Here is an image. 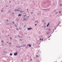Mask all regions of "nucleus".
Masks as SVG:
<instances>
[{
  "label": "nucleus",
  "instance_id": "nucleus-4",
  "mask_svg": "<svg viewBox=\"0 0 62 62\" xmlns=\"http://www.w3.org/2000/svg\"><path fill=\"white\" fill-rule=\"evenodd\" d=\"M36 22H37V23H39V22L38 21H35V23H36Z\"/></svg>",
  "mask_w": 62,
  "mask_h": 62
},
{
  "label": "nucleus",
  "instance_id": "nucleus-34",
  "mask_svg": "<svg viewBox=\"0 0 62 62\" xmlns=\"http://www.w3.org/2000/svg\"><path fill=\"white\" fill-rule=\"evenodd\" d=\"M9 3H10V1H9Z\"/></svg>",
  "mask_w": 62,
  "mask_h": 62
},
{
  "label": "nucleus",
  "instance_id": "nucleus-28",
  "mask_svg": "<svg viewBox=\"0 0 62 62\" xmlns=\"http://www.w3.org/2000/svg\"><path fill=\"white\" fill-rule=\"evenodd\" d=\"M26 15H24V16H25Z\"/></svg>",
  "mask_w": 62,
  "mask_h": 62
},
{
  "label": "nucleus",
  "instance_id": "nucleus-36",
  "mask_svg": "<svg viewBox=\"0 0 62 62\" xmlns=\"http://www.w3.org/2000/svg\"><path fill=\"white\" fill-rule=\"evenodd\" d=\"M2 33L3 32V31H2Z\"/></svg>",
  "mask_w": 62,
  "mask_h": 62
},
{
  "label": "nucleus",
  "instance_id": "nucleus-14",
  "mask_svg": "<svg viewBox=\"0 0 62 62\" xmlns=\"http://www.w3.org/2000/svg\"><path fill=\"white\" fill-rule=\"evenodd\" d=\"M16 29L17 30H19V29Z\"/></svg>",
  "mask_w": 62,
  "mask_h": 62
},
{
  "label": "nucleus",
  "instance_id": "nucleus-2",
  "mask_svg": "<svg viewBox=\"0 0 62 62\" xmlns=\"http://www.w3.org/2000/svg\"><path fill=\"white\" fill-rule=\"evenodd\" d=\"M17 52H16V53H15L14 54V55H17Z\"/></svg>",
  "mask_w": 62,
  "mask_h": 62
},
{
  "label": "nucleus",
  "instance_id": "nucleus-25",
  "mask_svg": "<svg viewBox=\"0 0 62 62\" xmlns=\"http://www.w3.org/2000/svg\"><path fill=\"white\" fill-rule=\"evenodd\" d=\"M47 27H48V25H47Z\"/></svg>",
  "mask_w": 62,
  "mask_h": 62
},
{
  "label": "nucleus",
  "instance_id": "nucleus-16",
  "mask_svg": "<svg viewBox=\"0 0 62 62\" xmlns=\"http://www.w3.org/2000/svg\"><path fill=\"white\" fill-rule=\"evenodd\" d=\"M10 55H11V56L12 55V54H11V53H10Z\"/></svg>",
  "mask_w": 62,
  "mask_h": 62
},
{
  "label": "nucleus",
  "instance_id": "nucleus-15",
  "mask_svg": "<svg viewBox=\"0 0 62 62\" xmlns=\"http://www.w3.org/2000/svg\"><path fill=\"white\" fill-rule=\"evenodd\" d=\"M36 57H38V55H36Z\"/></svg>",
  "mask_w": 62,
  "mask_h": 62
},
{
  "label": "nucleus",
  "instance_id": "nucleus-26",
  "mask_svg": "<svg viewBox=\"0 0 62 62\" xmlns=\"http://www.w3.org/2000/svg\"><path fill=\"white\" fill-rule=\"evenodd\" d=\"M1 41H2V42H3V40H2Z\"/></svg>",
  "mask_w": 62,
  "mask_h": 62
},
{
  "label": "nucleus",
  "instance_id": "nucleus-9",
  "mask_svg": "<svg viewBox=\"0 0 62 62\" xmlns=\"http://www.w3.org/2000/svg\"><path fill=\"white\" fill-rule=\"evenodd\" d=\"M23 20H25V21H26V19L25 18H23Z\"/></svg>",
  "mask_w": 62,
  "mask_h": 62
},
{
  "label": "nucleus",
  "instance_id": "nucleus-33",
  "mask_svg": "<svg viewBox=\"0 0 62 62\" xmlns=\"http://www.w3.org/2000/svg\"><path fill=\"white\" fill-rule=\"evenodd\" d=\"M8 7V6H6V7Z\"/></svg>",
  "mask_w": 62,
  "mask_h": 62
},
{
  "label": "nucleus",
  "instance_id": "nucleus-20",
  "mask_svg": "<svg viewBox=\"0 0 62 62\" xmlns=\"http://www.w3.org/2000/svg\"><path fill=\"white\" fill-rule=\"evenodd\" d=\"M20 41H22V39H20Z\"/></svg>",
  "mask_w": 62,
  "mask_h": 62
},
{
  "label": "nucleus",
  "instance_id": "nucleus-11",
  "mask_svg": "<svg viewBox=\"0 0 62 62\" xmlns=\"http://www.w3.org/2000/svg\"><path fill=\"white\" fill-rule=\"evenodd\" d=\"M59 3H61V1L60 0L59 1Z\"/></svg>",
  "mask_w": 62,
  "mask_h": 62
},
{
  "label": "nucleus",
  "instance_id": "nucleus-1",
  "mask_svg": "<svg viewBox=\"0 0 62 62\" xmlns=\"http://www.w3.org/2000/svg\"><path fill=\"white\" fill-rule=\"evenodd\" d=\"M31 29H32V28H30L27 29V30H30Z\"/></svg>",
  "mask_w": 62,
  "mask_h": 62
},
{
  "label": "nucleus",
  "instance_id": "nucleus-3",
  "mask_svg": "<svg viewBox=\"0 0 62 62\" xmlns=\"http://www.w3.org/2000/svg\"><path fill=\"white\" fill-rule=\"evenodd\" d=\"M29 45L30 46V47H31V45L28 44V45H27V46H28Z\"/></svg>",
  "mask_w": 62,
  "mask_h": 62
},
{
  "label": "nucleus",
  "instance_id": "nucleus-27",
  "mask_svg": "<svg viewBox=\"0 0 62 62\" xmlns=\"http://www.w3.org/2000/svg\"><path fill=\"white\" fill-rule=\"evenodd\" d=\"M47 25H49V24H48Z\"/></svg>",
  "mask_w": 62,
  "mask_h": 62
},
{
  "label": "nucleus",
  "instance_id": "nucleus-29",
  "mask_svg": "<svg viewBox=\"0 0 62 62\" xmlns=\"http://www.w3.org/2000/svg\"><path fill=\"white\" fill-rule=\"evenodd\" d=\"M7 22H8V20H7Z\"/></svg>",
  "mask_w": 62,
  "mask_h": 62
},
{
  "label": "nucleus",
  "instance_id": "nucleus-18",
  "mask_svg": "<svg viewBox=\"0 0 62 62\" xmlns=\"http://www.w3.org/2000/svg\"><path fill=\"white\" fill-rule=\"evenodd\" d=\"M11 44V43H10L9 44Z\"/></svg>",
  "mask_w": 62,
  "mask_h": 62
},
{
  "label": "nucleus",
  "instance_id": "nucleus-21",
  "mask_svg": "<svg viewBox=\"0 0 62 62\" xmlns=\"http://www.w3.org/2000/svg\"><path fill=\"white\" fill-rule=\"evenodd\" d=\"M12 23H13V24L14 23V22H12Z\"/></svg>",
  "mask_w": 62,
  "mask_h": 62
},
{
  "label": "nucleus",
  "instance_id": "nucleus-19",
  "mask_svg": "<svg viewBox=\"0 0 62 62\" xmlns=\"http://www.w3.org/2000/svg\"><path fill=\"white\" fill-rule=\"evenodd\" d=\"M57 12L55 13V14H57Z\"/></svg>",
  "mask_w": 62,
  "mask_h": 62
},
{
  "label": "nucleus",
  "instance_id": "nucleus-23",
  "mask_svg": "<svg viewBox=\"0 0 62 62\" xmlns=\"http://www.w3.org/2000/svg\"><path fill=\"white\" fill-rule=\"evenodd\" d=\"M6 42L7 43H8V42Z\"/></svg>",
  "mask_w": 62,
  "mask_h": 62
},
{
  "label": "nucleus",
  "instance_id": "nucleus-6",
  "mask_svg": "<svg viewBox=\"0 0 62 62\" xmlns=\"http://www.w3.org/2000/svg\"><path fill=\"white\" fill-rule=\"evenodd\" d=\"M60 7H61V6H62V4L61 3L60 4Z\"/></svg>",
  "mask_w": 62,
  "mask_h": 62
},
{
  "label": "nucleus",
  "instance_id": "nucleus-35",
  "mask_svg": "<svg viewBox=\"0 0 62 62\" xmlns=\"http://www.w3.org/2000/svg\"><path fill=\"white\" fill-rule=\"evenodd\" d=\"M54 30V29H53V30Z\"/></svg>",
  "mask_w": 62,
  "mask_h": 62
},
{
  "label": "nucleus",
  "instance_id": "nucleus-32",
  "mask_svg": "<svg viewBox=\"0 0 62 62\" xmlns=\"http://www.w3.org/2000/svg\"><path fill=\"white\" fill-rule=\"evenodd\" d=\"M1 11H3V10H1Z\"/></svg>",
  "mask_w": 62,
  "mask_h": 62
},
{
  "label": "nucleus",
  "instance_id": "nucleus-12",
  "mask_svg": "<svg viewBox=\"0 0 62 62\" xmlns=\"http://www.w3.org/2000/svg\"><path fill=\"white\" fill-rule=\"evenodd\" d=\"M17 9H15V11H17Z\"/></svg>",
  "mask_w": 62,
  "mask_h": 62
},
{
  "label": "nucleus",
  "instance_id": "nucleus-13",
  "mask_svg": "<svg viewBox=\"0 0 62 62\" xmlns=\"http://www.w3.org/2000/svg\"><path fill=\"white\" fill-rule=\"evenodd\" d=\"M10 39H12V38L11 37L10 38Z\"/></svg>",
  "mask_w": 62,
  "mask_h": 62
},
{
  "label": "nucleus",
  "instance_id": "nucleus-38",
  "mask_svg": "<svg viewBox=\"0 0 62 62\" xmlns=\"http://www.w3.org/2000/svg\"><path fill=\"white\" fill-rule=\"evenodd\" d=\"M2 9H3V8H2Z\"/></svg>",
  "mask_w": 62,
  "mask_h": 62
},
{
  "label": "nucleus",
  "instance_id": "nucleus-37",
  "mask_svg": "<svg viewBox=\"0 0 62 62\" xmlns=\"http://www.w3.org/2000/svg\"><path fill=\"white\" fill-rule=\"evenodd\" d=\"M48 24L49 23H48Z\"/></svg>",
  "mask_w": 62,
  "mask_h": 62
},
{
  "label": "nucleus",
  "instance_id": "nucleus-30",
  "mask_svg": "<svg viewBox=\"0 0 62 62\" xmlns=\"http://www.w3.org/2000/svg\"><path fill=\"white\" fill-rule=\"evenodd\" d=\"M27 10H28V9H27Z\"/></svg>",
  "mask_w": 62,
  "mask_h": 62
},
{
  "label": "nucleus",
  "instance_id": "nucleus-7",
  "mask_svg": "<svg viewBox=\"0 0 62 62\" xmlns=\"http://www.w3.org/2000/svg\"><path fill=\"white\" fill-rule=\"evenodd\" d=\"M21 16V14H19L18 16Z\"/></svg>",
  "mask_w": 62,
  "mask_h": 62
},
{
  "label": "nucleus",
  "instance_id": "nucleus-10",
  "mask_svg": "<svg viewBox=\"0 0 62 62\" xmlns=\"http://www.w3.org/2000/svg\"><path fill=\"white\" fill-rule=\"evenodd\" d=\"M48 30H49V31H51V29H48Z\"/></svg>",
  "mask_w": 62,
  "mask_h": 62
},
{
  "label": "nucleus",
  "instance_id": "nucleus-8",
  "mask_svg": "<svg viewBox=\"0 0 62 62\" xmlns=\"http://www.w3.org/2000/svg\"><path fill=\"white\" fill-rule=\"evenodd\" d=\"M49 33H50V32H46V34L48 35V34H49Z\"/></svg>",
  "mask_w": 62,
  "mask_h": 62
},
{
  "label": "nucleus",
  "instance_id": "nucleus-31",
  "mask_svg": "<svg viewBox=\"0 0 62 62\" xmlns=\"http://www.w3.org/2000/svg\"><path fill=\"white\" fill-rule=\"evenodd\" d=\"M31 60H32V59H31Z\"/></svg>",
  "mask_w": 62,
  "mask_h": 62
},
{
  "label": "nucleus",
  "instance_id": "nucleus-5",
  "mask_svg": "<svg viewBox=\"0 0 62 62\" xmlns=\"http://www.w3.org/2000/svg\"><path fill=\"white\" fill-rule=\"evenodd\" d=\"M39 39H40V40H43V39H41V38H40Z\"/></svg>",
  "mask_w": 62,
  "mask_h": 62
},
{
  "label": "nucleus",
  "instance_id": "nucleus-17",
  "mask_svg": "<svg viewBox=\"0 0 62 62\" xmlns=\"http://www.w3.org/2000/svg\"><path fill=\"white\" fill-rule=\"evenodd\" d=\"M17 10V11H19V10Z\"/></svg>",
  "mask_w": 62,
  "mask_h": 62
},
{
  "label": "nucleus",
  "instance_id": "nucleus-24",
  "mask_svg": "<svg viewBox=\"0 0 62 62\" xmlns=\"http://www.w3.org/2000/svg\"><path fill=\"white\" fill-rule=\"evenodd\" d=\"M35 25H37V24H35Z\"/></svg>",
  "mask_w": 62,
  "mask_h": 62
},
{
  "label": "nucleus",
  "instance_id": "nucleus-22",
  "mask_svg": "<svg viewBox=\"0 0 62 62\" xmlns=\"http://www.w3.org/2000/svg\"><path fill=\"white\" fill-rule=\"evenodd\" d=\"M59 13H61V11H60L59 12Z\"/></svg>",
  "mask_w": 62,
  "mask_h": 62
}]
</instances>
